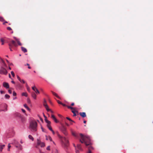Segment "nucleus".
<instances>
[{
    "mask_svg": "<svg viewBox=\"0 0 153 153\" xmlns=\"http://www.w3.org/2000/svg\"><path fill=\"white\" fill-rule=\"evenodd\" d=\"M80 141L82 143H84L86 146L88 147V151L87 153H91V149H92V147L91 146V143L90 139L89 137L84 136L82 134H80Z\"/></svg>",
    "mask_w": 153,
    "mask_h": 153,
    "instance_id": "1",
    "label": "nucleus"
},
{
    "mask_svg": "<svg viewBox=\"0 0 153 153\" xmlns=\"http://www.w3.org/2000/svg\"><path fill=\"white\" fill-rule=\"evenodd\" d=\"M37 123L35 120L31 121L30 124L29 128L33 132H35L37 130Z\"/></svg>",
    "mask_w": 153,
    "mask_h": 153,
    "instance_id": "2",
    "label": "nucleus"
},
{
    "mask_svg": "<svg viewBox=\"0 0 153 153\" xmlns=\"http://www.w3.org/2000/svg\"><path fill=\"white\" fill-rule=\"evenodd\" d=\"M57 134L59 137L62 140L63 146L65 148H67L68 146V140L65 137H63L61 136L58 133Z\"/></svg>",
    "mask_w": 153,
    "mask_h": 153,
    "instance_id": "3",
    "label": "nucleus"
},
{
    "mask_svg": "<svg viewBox=\"0 0 153 153\" xmlns=\"http://www.w3.org/2000/svg\"><path fill=\"white\" fill-rule=\"evenodd\" d=\"M13 45V46L16 47L17 46V45L16 44V42L13 40H12L10 43L9 44V48L10 49V50L11 51H12L11 48L12 47Z\"/></svg>",
    "mask_w": 153,
    "mask_h": 153,
    "instance_id": "4",
    "label": "nucleus"
},
{
    "mask_svg": "<svg viewBox=\"0 0 153 153\" xmlns=\"http://www.w3.org/2000/svg\"><path fill=\"white\" fill-rule=\"evenodd\" d=\"M4 67H1V69L0 70V74L6 75L7 73V71L5 68H4Z\"/></svg>",
    "mask_w": 153,
    "mask_h": 153,
    "instance_id": "5",
    "label": "nucleus"
},
{
    "mask_svg": "<svg viewBox=\"0 0 153 153\" xmlns=\"http://www.w3.org/2000/svg\"><path fill=\"white\" fill-rule=\"evenodd\" d=\"M37 145L36 146L37 148V146H40L42 147H44L45 146V144L44 143L41 142V141L39 139L37 140Z\"/></svg>",
    "mask_w": 153,
    "mask_h": 153,
    "instance_id": "6",
    "label": "nucleus"
},
{
    "mask_svg": "<svg viewBox=\"0 0 153 153\" xmlns=\"http://www.w3.org/2000/svg\"><path fill=\"white\" fill-rule=\"evenodd\" d=\"M61 130L64 135H67L68 134V133L66 131V129L65 127L62 126L61 128Z\"/></svg>",
    "mask_w": 153,
    "mask_h": 153,
    "instance_id": "7",
    "label": "nucleus"
},
{
    "mask_svg": "<svg viewBox=\"0 0 153 153\" xmlns=\"http://www.w3.org/2000/svg\"><path fill=\"white\" fill-rule=\"evenodd\" d=\"M43 105L45 106V108L48 111H51V110L48 108V106L47 104L46 101L45 100H44Z\"/></svg>",
    "mask_w": 153,
    "mask_h": 153,
    "instance_id": "8",
    "label": "nucleus"
},
{
    "mask_svg": "<svg viewBox=\"0 0 153 153\" xmlns=\"http://www.w3.org/2000/svg\"><path fill=\"white\" fill-rule=\"evenodd\" d=\"M32 89L37 94H38L40 93V92L35 86H34L32 87Z\"/></svg>",
    "mask_w": 153,
    "mask_h": 153,
    "instance_id": "9",
    "label": "nucleus"
},
{
    "mask_svg": "<svg viewBox=\"0 0 153 153\" xmlns=\"http://www.w3.org/2000/svg\"><path fill=\"white\" fill-rule=\"evenodd\" d=\"M3 86L6 88H9V86L8 83L4 82L3 83Z\"/></svg>",
    "mask_w": 153,
    "mask_h": 153,
    "instance_id": "10",
    "label": "nucleus"
},
{
    "mask_svg": "<svg viewBox=\"0 0 153 153\" xmlns=\"http://www.w3.org/2000/svg\"><path fill=\"white\" fill-rule=\"evenodd\" d=\"M79 114L83 118L85 117L86 116V113L84 112H80Z\"/></svg>",
    "mask_w": 153,
    "mask_h": 153,
    "instance_id": "11",
    "label": "nucleus"
},
{
    "mask_svg": "<svg viewBox=\"0 0 153 153\" xmlns=\"http://www.w3.org/2000/svg\"><path fill=\"white\" fill-rule=\"evenodd\" d=\"M51 118L55 123H57L58 122V121L57 120V119L52 114L51 115Z\"/></svg>",
    "mask_w": 153,
    "mask_h": 153,
    "instance_id": "12",
    "label": "nucleus"
},
{
    "mask_svg": "<svg viewBox=\"0 0 153 153\" xmlns=\"http://www.w3.org/2000/svg\"><path fill=\"white\" fill-rule=\"evenodd\" d=\"M3 106L5 108V109H0V111H7V105L6 104H4L3 105Z\"/></svg>",
    "mask_w": 153,
    "mask_h": 153,
    "instance_id": "13",
    "label": "nucleus"
},
{
    "mask_svg": "<svg viewBox=\"0 0 153 153\" xmlns=\"http://www.w3.org/2000/svg\"><path fill=\"white\" fill-rule=\"evenodd\" d=\"M51 92H52V94H53V95H54V96H56V97H57L58 98H59V99H60V97L58 96V95L56 93L54 92H53L52 91H51Z\"/></svg>",
    "mask_w": 153,
    "mask_h": 153,
    "instance_id": "14",
    "label": "nucleus"
},
{
    "mask_svg": "<svg viewBox=\"0 0 153 153\" xmlns=\"http://www.w3.org/2000/svg\"><path fill=\"white\" fill-rule=\"evenodd\" d=\"M32 96L34 99H36V93L34 92H32Z\"/></svg>",
    "mask_w": 153,
    "mask_h": 153,
    "instance_id": "15",
    "label": "nucleus"
},
{
    "mask_svg": "<svg viewBox=\"0 0 153 153\" xmlns=\"http://www.w3.org/2000/svg\"><path fill=\"white\" fill-rule=\"evenodd\" d=\"M16 147L17 148H18L19 149L21 150L22 149V147L21 145L20 144H18L16 146Z\"/></svg>",
    "mask_w": 153,
    "mask_h": 153,
    "instance_id": "16",
    "label": "nucleus"
},
{
    "mask_svg": "<svg viewBox=\"0 0 153 153\" xmlns=\"http://www.w3.org/2000/svg\"><path fill=\"white\" fill-rule=\"evenodd\" d=\"M1 61L2 62V63L3 64V65L2 67H7V65L5 63L4 61L3 60L1 59L0 58Z\"/></svg>",
    "mask_w": 153,
    "mask_h": 153,
    "instance_id": "17",
    "label": "nucleus"
},
{
    "mask_svg": "<svg viewBox=\"0 0 153 153\" xmlns=\"http://www.w3.org/2000/svg\"><path fill=\"white\" fill-rule=\"evenodd\" d=\"M46 140H49L51 141H52V140L51 138V137L49 136H46Z\"/></svg>",
    "mask_w": 153,
    "mask_h": 153,
    "instance_id": "18",
    "label": "nucleus"
},
{
    "mask_svg": "<svg viewBox=\"0 0 153 153\" xmlns=\"http://www.w3.org/2000/svg\"><path fill=\"white\" fill-rule=\"evenodd\" d=\"M21 49L22 51L26 53L27 52V49L24 47H21Z\"/></svg>",
    "mask_w": 153,
    "mask_h": 153,
    "instance_id": "19",
    "label": "nucleus"
},
{
    "mask_svg": "<svg viewBox=\"0 0 153 153\" xmlns=\"http://www.w3.org/2000/svg\"><path fill=\"white\" fill-rule=\"evenodd\" d=\"M73 113V116H75L76 115V112H77V113H78V112L77 111H75V110H73L71 111Z\"/></svg>",
    "mask_w": 153,
    "mask_h": 153,
    "instance_id": "20",
    "label": "nucleus"
},
{
    "mask_svg": "<svg viewBox=\"0 0 153 153\" xmlns=\"http://www.w3.org/2000/svg\"><path fill=\"white\" fill-rule=\"evenodd\" d=\"M5 145H0V151L1 152H2L3 149L5 147Z\"/></svg>",
    "mask_w": 153,
    "mask_h": 153,
    "instance_id": "21",
    "label": "nucleus"
},
{
    "mask_svg": "<svg viewBox=\"0 0 153 153\" xmlns=\"http://www.w3.org/2000/svg\"><path fill=\"white\" fill-rule=\"evenodd\" d=\"M77 148L78 149H79L80 150H82V149L81 148V146L79 144H78L77 145Z\"/></svg>",
    "mask_w": 153,
    "mask_h": 153,
    "instance_id": "22",
    "label": "nucleus"
},
{
    "mask_svg": "<svg viewBox=\"0 0 153 153\" xmlns=\"http://www.w3.org/2000/svg\"><path fill=\"white\" fill-rule=\"evenodd\" d=\"M22 96H25L26 97L27 96V94L26 92H23L22 93Z\"/></svg>",
    "mask_w": 153,
    "mask_h": 153,
    "instance_id": "23",
    "label": "nucleus"
},
{
    "mask_svg": "<svg viewBox=\"0 0 153 153\" xmlns=\"http://www.w3.org/2000/svg\"><path fill=\"white\" fill-rule=\"evenodd\" d=\"M47 127L48 128V129L50 130H52V129L50 126V124L47 125Z\"/></svg>",
    "mask_w": 153,
    "mask_h": 153,
    "instance_id": "24",
    "label": "nucleus"
},
{
    "mask_svg": "<svg viewBox=\"0 0 153 153\" xmlns=\"http://www.w3.org/2000/svg\"><path fill=\"white\" fill-rule=\"evenodd\" d=\"M28 137L32 141L33 140L34 138L31 135H29L28 136Z\"/></svg>",
    "mask_w": 153,
    "mask_h": 153,
    "instance_id": "25",
    "label": "nucleus"
},
{
    "mask_svg": "<svg viewBox=\"0 0 153 153\" xmlns=\"http://www.w3.org/2000/svg\"><path fill=\"white\" fill-rule=\"evenodd\" d=\"M16 41H17V42L18 43V44L19 45H22V44L21 43V42L19 41V40H18V39H16Z\"/></svg>",
    "mask_w": 153,
    "mask_h": 153,
    "instance_id": "26",
    "label": "nucleus"
},
{
    "mask_svg": "<svg viewBox=\"0 0 153 153\" xmlns=\"http://www.w3.org/2000/svg\"><path fill=\"white\" fill-rule=\"evenodd\" d=\"M4 18L0 16V21L3 22L4 21Z\"/></svg>",
    "mask_w": 153,
    "mask_h": 153,
    "instance_id": "27",
    "label": "nucleus"
},
{
    "mask_svg": "<svg viewBox=\"0 0 153 153\" xmlns=\"http://www.w3.org/2000/svg\"><path fill=\"white\" fill-rule=\"evenodd\" d=\"M10 97L9 95L8 94H6L5 95V97L7 99H9Z\"/></svg>",
    "mask_w": 153,
    "mask_h": 153,
    "instance_id": "28",
    "label": "nucleus"
},
{
    "mask_svg": "<svg viewBox=\"0 0 153 153\" xmlns=\"http://www.w3.org/2000/svg\"><path fill=\"white\" fill-rule=\"evenodd\" d=\"M67 107L68 108H69V109H73L74 110V108L72 107H71V106H67Z\"/></svg>",
    "mask_w": 153,
    "mask_h": 153,
    "instance_id": "29",
    "label": "nucleus"
},
{
    "mask_svg": "<svg viewBox=\"0 0 153 153\" xmlns=\"http://www.w3.org/2000/svg\"><path fill=\"white\" fill-rule=\"evenodd\" d=\"M11 73L12 76L13 77H14L15 76V74H14V72L13 71H12L11 72Z\"/></svg>",
    "mask_w": 153,
    "mask_h": 153,
    "instance_id": "30",
    "label": "nucleus"
},
{
    "mask_svg": "<svg viewBox=\"0 0 153 153\" xmlns=\"http://www.w3.org/2000/svg\"><path fill=\"white\" fill-rule=\"evenodd\" d=\"M1 41L2 42V45H3L4 44V40L3 39H1Z\"/></svg>",
    "mask_w": 153,
    "mask_h": 153,
    "instance_id": "31",
    "label": "nucleus"
},
{
    "mask_svg": "<svg viewBox=\"0 0 153 153\" xmlns=\"http://www.w3.org/2000/svg\"><path fill=\"white\" fill-rule=\"evenodd\" d=\"M66 119H68V120H69L70 121H72V122H74V121L72 120L70 118H69L68 117H66Z\"/></svg>",
    "mask_w": 153,
    "mask_h": 153,
    "instance_id": "32",
    "label": "nucleus"
},
{
    "mask_svg": "<svg viewBox=\"0 0 153 153\" xmlns=\"http://www.w3.org/2000/svg\"><path fill=\"white\" fill-rule=\"evenodd\" d=\"M46 122L47 123V124H48L47 125L51 124V122L48 120H47V121H46Z\"/></svg>",
    "mask_w": 153,
    "mask_h": 153,
    "instance_id": "33",
    "label": "nucleus"
},
{
    "mask_svg": "<svg viewBox=\"0 0 153 153\" xmlns=\"http://www.w3.org/2000/svg\"><path fill=\"white\" fill-rule=\"evenodd\" d=\"M13 96H16V94L15 91H14L13 92Z\"/></svg>",
    "mask_w": 153,
    "mask_h": 153,
    "instance_id": "34",
    "label": "nucleus"
},
{
    "mask_svg": "<svg viewBox=\"0 0 153 153\" xmlns=\"http://www.w3.org/2000/svg\"><path fill=\"white\" fill-rule=\"evenodd\" d=\"M20 82L23 83H25V82L23 79H21V80L20 81Z\"/></svg>",
    "mask_w": 153,
    "mask_h": 153,
    "instance_id": "35",
    "label": "nucleus"
},
{
    "mask_svg": "<svg viewBox=\"0 0 153 153\" xmlns=\"http://www.w3.org/2000/svg\"><path fill=\"white\" fill-rule=\"evenodd\" d=\"M11 147V146L10 145V144H9L8 145V150L9 151L10 150V149Z\"/></svg>",
    "mask_w": 153,
    "mask_h": 153,
    "instance_id": "36",
    "label": "nucleus"
},
{
    "mask_svg": "<svg viewBox=\"0 0 153 153\" xmlns=\"http://www.w3.org/2000/svg\"><path fill=\"white\" fill-rule=\"evenodd\" d=\"M7 30H12V29L10 27H8L7 28Z\"/></svg>",
    "mask_w": 153,
    "mask_h": 153,
    "instance_id": "37",
    "label": "nucleus"
},
{
    "mask_svg": "<svg viewBox=\"0 0 153 153\" xmlns=\"http://www.w3.org/2000/svg\"><path fill=\"white\" fill-rule=\"evenodd\" d=\"M57 101L59 104H61L62 102H61L59 100H57Z\"/></svg>",
    "mask_w": 153,
    "mask_h": 153,
    "instance_id": "38",
    "label": "nucleus"
},
{
    "mask_svg": "<svg viewBox=\"0 0 153 153\" xmlns=\"http://www.w3.org/2000/svg\"><path fill=\"white\" fill-rule=\"evenodd\" d=\"M17 78L19 81L21 80L20 78L18 75L17 76Z\"/></svg>",
    "mask_w": 153,
    "mask_h": 153,
    "instance_id": "39",
    "label": "nucleus"
},
{
    "mask_svg": "<svg viewBox=\"0 0 153 153\" xmlns=\"http://www.w3.org/2000/svg\"><path fill=\"white\" fill-rule=\"evenodd\" d=\"M26 65H27L28 66V68L29 69H31V68L29 66V64L27 63Z\"/></svg>",
    "mask_w": 153,
    "mask_h": 153,
    "instance_id": "40",
    "label": "nucleus"
},
{
    "mask_svg": "<svg viewBox=\"0 0 153 153\" xmlns=\"http://www.w3.org/2000/svg\"><path fill=\"white\" fill-rule=\"evenodd\" d=\"M24 106L25 108H26L28 107L26 104H25L24 105Z\"/></svg>",
    "mask_w": 153,
    "mask_h": 153,
    "instance_id": "41",
    "label": "nucleus"
},
{
    "mask_svg": "<svg viewBox=\"0 0 153 153\" xmlns=\"http://www.w3.org/2000/svg\"><path fill=\"white\" fill-rule=\"evenodd\" d=\"M47 150H50V146H48L47 147Z\"/></svg>",
    "mask_w": 153,
    "mask_h": 153,
    "instance_id": "42",
    "label": "nucleus"
},
{
    "mask_svg": "<svg viewBox=\"0 0 153 153\" xmlns=\"http://www.w3.org/2000/svg\"><path fill=\"white\" fill-rule=\"evenodd\" d=\"M0 92L1 94H4L5 93L4 91H1Z\"/></svg>",
    "mask_w": 153,
    "mask_h": 153,
    "instance_id": "43",
    "label": "nucleus"
},
{
    "mask_svg": "<svg viewBox=\"0 0 153 153\" xmlns=\"http://www.w3.org/2000/svg\"><path fill=\"white\" fill-rule=\"evenodd\" d=\"M61 105H62L64 106H67L65 104H63L62 103V104Z\"/></svg>",
    "mask_w": 153,
    "mask_h": 153,
    "instance_id": "44",
    "label": "nucleus"
},
{
    "mask_svg": "<svg viewBox=\"0 0 153 153\" xmlns=\"http://www.w3.org/2000/svg\"><path fill=\"white\" fill-rule=\"evenodd\" d=\"M8 92L10 94H11L12 93V91L10 90H8Z\"/></svg>",
    "mask_w": 153,
    "mask_h": 153,
    "instance_id": "45",
    "label": "nucleus"
},
{
    "mask_svg": "<svg viewBox=\"0 0 153 153\" xmlns=\"http://www.w3.org/2000/svg\"><path fill=\"white\" fill-rule=\"evenodd\" d=\"M72 134L73 136H76V134H75V133H74V132H73L72 133Z\"/></svg>",
    "mask_w": 153,
    "mask_h": 153,
    "instance_id": "46",
    "label": "nucleus"
},
{
    "mask_svg": "<svg viewBox=\"0 0 153 153\" xmlns=\"http://www.w3.org/2000/svg\"><path fill=\"white\" fill-rule=\"evenodd\" d=\"M41 129H42V131L43 132H45V131L44 129L42 127H41Z\"/></svg>",
    "mask_w": 153,
    "mask_h": 153,
    "instance_id": "47",
    "label": "nucleus"
},
{
    "mask_svg": "<svg viewBox=\"0 0 153 153\" xmlns=\"http://www.w3.org/2000/svg\"><path fill=\"white\" fill-rule=\"evenodd\" d=\"M27 91H30V88H29V87L28 86H27Z\"/></svg>",
    "mask_w": 153,
    "mask_h": 153,
    "instance_id": "48",
    "label": "nucleus"
},
{
    "mask_svg": "<svg viewBox=\"0 0 153 153\" xmlns=\"http://www.w3.org/2000/svg\"><path fill=\"white\" fill-rule=\"evenodd\" d=\"M22 111L23 113H25V111L23 109H22Z\"/></svg>",
    "mask_w": 153,
    "mask_h": 153,
    "instance_id": "49",
    "label": "nucleus"
},
{
    "mask_svg": "<svg viewBox=\"0 0 153 153\" xmlns=\"http://www.w3.org/2000/svg\"><path fill=\"white\" fill-rule=\"evenodd\" d=\"M76 153H79V152L78 150H77L76 149Z\"/></svg>",
    "mask_w": 153,
    "mask_h": 153,
    "instance_id": "50",
    "label": "nucleus"
},
{
    "mask_svg": "<svg viewBox=\"0 0 153 153\" xmlns=\"http://www.w3.org/2000/svg\"><path fill=\"white\" fill-rule=\"evenodd\" d=\"M27 102L28 103H30V100L29 99H28V100H27Z\"/></svg>",
    "mask_w": 153,
    "mask_h": 153,
    "instance_id": "51",
    "label": "nucleus"
},
{
    "mask_svg": "<svg viewBox=\"0 0 153 153\" xmlns=\"http://www.w3.org/2000/svg\"><path fill=\"white\" fill-rule=\"evenodd\" d=\"M51 131L52 132L53 134H55L54 131L53 130H51Z\"/></svg>",
    "mask_w": 153,
    "mask_h": 153,
    "instance_id": "52",
    "label": "nucleus"
},
{
    "mask_svg": "<svg viewBox=\"0 0 153 153\" xmlns=\"http://www.w3.org/2000/svg\"><path fill=\"white\" fill-rule=\"evenodd\" d=\"M74 103H73H73H72L71 104V106H74Z\"/></svg>",
    "mask_w": 153,
    "mask_h": 153,
    "instance_id": "53",
    "label": "nucleus"
},
{
    "mask_svg": "<svg viewBox=\"0 0 153 153\" xmlns=\"http://www.w3.org/2000/svg\"><path fill=\"white\" fill-rule=\"evenodd\" d=\"M9 77L10 78H11V79H12L11 78V75H10V74H9Z\"/></svg>",
    "mask_w": 153,
    "mask_h": 153,
    "instance_id": "54",
    "label": "nucleus"
},
{
    "mask_svg": "<svg viewBox=\"0 0 153 153\" xmlns=\"http://www.w3.org/2000/svg\"><path fill=\"white\" fill-rule=\"evenodd\" d=\"M39 152L40 153H44V152H42L41 150H39Z\"/></svg>",
    "mask_w": 153,
    "mask_h": 153,
    "instance_id": "55",
    "label": "nucleus"
},
{
    "mask_svg": "<svg viewBox=\"0 0 153 153\" xmlns=\"http://www.w3.org/2000/svg\"><path fill=\"white\" fill-rule=\"evenodd\" d=\"M11 82L13 84H15V82L13 81H11Z\"/></svg>",
    "mask_w": 153,
    "mask_h": 153,
    "instance_id": "56",
    "label": "nucleus"
},
{
    "mask_svg": "<svg viewBox=\"0 0 153 153\" xmlns=\"http://www.w3.org/2000/svg\"><path fill=\"white\" fill-rule=\"evenodd\" d=\"M43 116L44 117H45V118H47L46 117L45 115L44 114Z\"/></svg>",
    "mask_w": 153,
    "mask_h": 153,
    "instance_id": "57",
    "label": "nucleus"
},
{
    "mask_svg": "<svg viewBox=\"0 0 153 153\" xmlns=\"http://www.w3.org/2000/svg\"><path fill=\"white\" fill-rule=\"evenodd\" d=\"M17 98V97H15L13 98V100H14Z\"/></svg>",
    "mask_w": 153,
    "mask_h": 153,
    "instance_id": "58",
    "label": "nucleus"
},
{
    "mask_svg": "<svg viewBox=\"0 0 153 153\" xmlns=\"http://www.w3.org/2000/svg\"><path fill=\"white\" fill-rule=\"evenodd\" d=\"M45 121L46 122V121H47V120H48L47 119V118H45Z\"/></svg>",
    "mask_w": 153,
    "mask_h": 153,
    "instance_id": "59",
    "label": "nucleus"
},
{
    "mask_svg": "<svg viewBox=\"0 0 153 153\" xmlns=\"http://www.w3.org/2000/svg\"><path fill=\"white\" fill-rule=\"evenodd\" d=\"M86 121L85 120H84V121H83V123H86Z\"/></svg>",
    "mask_w": 153,
    "mask_h": 153,
    "instance_id": "60",
    "label": "nucleus"
},
{
    "mask_svg": "<svg viewBox=\"0 0 153 153\" xmlns=\"http://www.w3.org/2000/svg\"><path fill=\"white\" fill-rule=\"evenodd\" d=\"M27 109L28 110H30V108H29L28 107L27 108Z\"/></svg>",
    "mask_w": 153,
    "mask_h": 153,
    "instance_id": "61",
    "label": "nucleus"
},
{
    "mask_svg": "<svg viewBox=\"0 0 153 153\" xmlns=\"http://www.w3.org/2000/svg\"><path fill=\"white\" fill-rule=\"evenodd\" d=\"M6 61L7 62V63H8L9 62V61H8L6 59Z\"/></svg>",
    "mask_w": 153,
    "mask_h": 153,
    "instance_id": "62",
    "label": "nucleus"
},
{
    "mask_svg": "<svg viewBox=\"0 0 153 153\" xmlns=\"http://www.w3.org/2000/svg\"><path fill=\"white\" fill-rule=\"evenodd\" d=\"M25 120V119H22V122L24 121Z\"/></svg>",
    "mask_w": 153,
    "mask_h": 153,
    "instance_id": "63",
    "label": "nucleus"
},
{
    "mask_svg": "<svg viewBox=\"0 0 153 153\" xmlns=\"http://www.w3.org/2000/svg\"><path fill=\"white\" fill-rule=\"evenodd\" d=\"M58 116L59 117H62V116L60 115V114H59L58 115Z\"/></svg>",
    "mask_w": 153,
    "mask_h": 153,
    "instance_id": "64",
    "label": "nucleus"
}]
</instances>
